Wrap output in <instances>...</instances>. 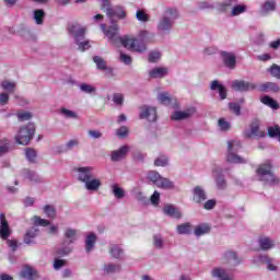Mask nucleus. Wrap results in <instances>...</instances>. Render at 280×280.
I'll use <instances>...</instances> for the list:
<instances>
[{
  "label": "nucleus",
  "instance_id": "obj_1",
  "mask_svg": "<svg viewBox=\"0 0 280 280\" xmlns=\"http://www.w3.org/2000/svg\"><path fill=\"white\" fill-rule=\"evenodd\" d=\"M101 10L105 12L107 19H109L110 26L106 27V24H101L100 27L106 38L110 40L112 43L115 42V38H117V34H119V25L115 21V19L124 20L126 19V9L120 5H115L110 3V0H97Z\"/></svg>",
  "mask_w": 280,
  "mask_h": 280
},
{
  "label": "nucleus",
  "instance_id": "obj_2",
  "mask_svg": "<svg viewBox=\"0 0 280 280\" xmlns=\"http://www.w3.org/2000/svg\"><path fill=\"white\" fill-rule=\"evenodd\" d=\"M180 13L178 9L174 7L166 8L161 16L159 18L156 30L159 34L167 35L171 34L172 30H174V25H176V21H178Z\"/></svg>",
  "mask_w": 280,
  "mask_h": 280
},
{
  "label": "nucleus",
  "instance_id": "obj_3",
  "mask_svg": "<svg viewBox=\"0 0 280 280\" xmlns=\"http://www.w3.org/2000/svg\"><path fill=\"white\" fill-rule=\"evenodd\" d=\"M93 170L92 166H80L74 168L78 180L84 184L88 191H98L102 187V180L93 176Z\"/></svg>",
  "mask_w": 280,
  "mask_h": 280
},
{
  "label": "nucleus",
  "instance_id": "obj_4",
  "mask_svg": "<svg viewBox=\"0 0 280 280\" xmlns=\"http://www.w3.org/2000/svg\"><path fill=\"white\" fill-rule=\"evenodd\" d=\"M150 34L148 31H141L139 34V38L125 36L120 39V43L122 46H125L126 49H131V51H137L138 54H143L145 49V43L150 42Z\"/></svg>",
  "mask_w": 280,
  "mask_h": 280
},
{
  "label": "nucleus",
  "instance_id": "obj_5",
  "mask_svg": "<svg viewBox=\"0 0 280 280\" xmlns=\"http://www.w3.org/2000/svg\"><path fill=\"white\" fill-rule=\"evenodd\" d=\"M237 0H223L222 2L215 3V10L220 12V14H226L229 10L230 16H240V14H244L247 10L246 4H237Z\"/></svg>",
  "mask_w": 280,
  "mask_h": 280
},
{
  "label": "nucleus",
  "instance_id": "obj_6",
  "mask_svg": "<svg viewBox=\"0 0 280 280\" xmlns=\"http://www.w3.org/2000/svg\"><path fill=\"white\" fill-rule=\"evenodd\" d=\"M256 174L259 177V180L267 183V185H279V178L275 175L272 170V162L267 161L258 166Z\"/></svg>",
  "mask_w": 280,
  "mask_h": 280
},
{
  "label": "nucleus",
  "instance_id": "obj_7",
  "mask_svg": "<svg viewBox=\"0 0 280 280\" xmlns=\"http://www.w3.org/2000/svg\"><path fill=\"white\" fill-rule=\"evenodd\" d=\"M69 33L78 45L79 51H86V49H91V42L84 40L86 27H83L80 24H74L69 27Z\"/></svg>",
  "mask_w": 280,
  "mask_h": 280
},
{
  "label": "nucleus",
  "instance_id": "obj_8",
  "mask_svg": "<svg viewBox=\"0 0 280 280\" xmlns=\"http://www.w3.org/2000/svg\"><path fill=\"white\" fill-rule=\"evenodd\" d=\"M36 132V126L28 122L26 126L20 128L18 135L15 136V141L19 145H27Z\"/></svg>",
  "mask_w": 280,
  "mask_h": 280
},
{
  "label": "nucleus",
  "instance_id": "obj_9",
  "mask_svg": "<svg viewBox=\"0 0 280 280\" xmlns=\"http://www.w3.org/2000/svg\"><path fill=\"white\" fill-rule=\"evenodd\" d=\"M240 148H242V142L240 140H232L228 142V155H226L228 163H234V164L247 163L246 159L237 155V150H240Z\"/></svg>",
  "mask_w": 280,
  "mask_h": 280
},
{
  "label": "nucleus",
  "instance_id": "obj_10",
  "mask_svg": "<svg viewBox=\"0 0 280 280\" xmlns=\"http://www.w3.org/2000/svg\"><path fill=\"white\" fill-rule=\"evenodd\" d=\"M253 261L254 264H265L267 266V270L270 272H277V270H279V260H276L268 255L255 256Z\"/></svg>",
  "mask_w": 280,
  "mask_h": 280
},
{
  "label": "nucleus",
  "instance_id": "obj_11",
  "mask_svg": "<svg viewBox=\"0 0 280 280\" xmlns=\"http://www.w3.org/2000/svg\"><path fill=\"white\" fill-rule=\"evenodd\" d=\"M249 130H245L243 132L245 139H253L254 137H258V139H264L266 137V131H261L259 129V120H253Z\"/></svg>",
  "mask_w": 280,
  "mask_h": 280
},
{
  "label": "nucleus",
  "instance_id": "obj_12",
  "mask_svg": "<svg viewBox=\"0 0 280 280\" xmlns=\"http://www.w3.org/2000/svg\"><path fill=\"white\" fill-rule=\"evenodd\" d=\"M220 56L223 65H225L228 69H235V65H237V56H235L234 52L222 50Z\"/></svg>",
  "mask_w": 280,
  "mask_h": 280
},
{
  "label": "nucleus",
  "instance_id": "obj_13",
  "mask_svg": "<svg viewBox=\"0 0 280 280\" xmlns=\"http://www.w3.org/2000/svg\"><path fill=\"white\" fill-rule=\"evenodd\" d=\"M140 119H147V121H156V108L143 105L140 107Z\"/></svg>",
  "mask_w": 280,
  "mask_h": 280
},
{
  "label": "nucleus",
  "instance_id": "obj_14",
  "mask_svg": "<svg viewBox=\"0 0 280 280\" xmlns=\"http://www.w3.org/2000/svg\"><path fill=\"white\" fill-rule=\"evenodd\" d=\"M128 152H130V147L122 145L118 150L112 151L110 159L114 163H119V161L126 159Z\"/></svg>",
  "mask_w": 280,
  "mask_h": 280
},
{
  "label": "nucleus",
  "instance_id": "obj_15",
  "mask_svg": "<svg viewBox=\"0 0 280 280\" xmlns=\"http://www.w3.org/2000/svg\"><path fill=\"white\" fill-rule=\"evenodd\" d=\"M192 200L197 205H202V202H206L207 200V190L202 188V186H196L192 189Z\"/></svg>",
  "mask_w": 280,
  "mask_h": 280
},
{
  "label": "nucleus",
  "instance_id": "obj_16",
  "mask_svg": "<svg viewBox=\"0 0 280 280\" xmlns=\"http://www.w3.org/2000/svg\"><path fill=\"white\" fill-rule=\"evenodd\" d=\"M275 10H277V1L267 0L260 5L259 14L260 16H268V14H271Z\"/></svg>",
  "mask_w": 280,
  "mask_h": 280
},
{
  "label": "nucleus",
  "instance_id": "obj_17",
  "mask_svg": "<svg viewBox=\"0 0 280 280\" xmlns=\"http://www.w3.org/2000/svg\"><path fill=\"white\" fill-rule=\"evenodd\" d=\"M38 233H40L38 228H30L24 235V244H27V246L36 244V237H38Z\"/></svg>",
  "mask_w": 280,
  "mask_h": 280
},
{
  "label": "nucleus",
  "instance_id": "obj_18",
  "mask_svg": "<svg viewBox=\"0 0 280 280\" xmlns=\"http://www.w3.org/2000/svg\"><path fill=\"white\" fill-rule=\"evenodd\" d=\"M212 279L218 280H234L233 277L229 276V271L222 267H214L210 272Z\"/></svg>",
  "mask_w": 280,
  "mask_h": 280
},
{
  "label": "nucleus",
  "instance_id": "obj_19",
  "mask_svg": "<svg viewBox=\"0 0 280 280\" xmlns=\"http://www.w3.org/2000/svg\"><path fill=\"white\" fill-rule=\"evenodd\" d=\"M232 89L233 91L244 93L246 91H253V89H255V85L246 81L235 80L232 82Z\"/></svg>",
  "mask_w": 280,
  "mask_h": 280
},
{
  "label": "nucleus",
  "instance_id": "obj_20",
  "mask_svg": "<svg viewBox=\"0 0 280 280\" xmlns=\"http://www.w3.org/2000/svg\"><path fill=\"white\" fill-rule=\"evenodd\" d=\"M0 218V237L1 240H8V237L12 235V232L10 231V224H8V220H5L4 213H1Z\"/></svg>",
  "mask_w": 280,
  "mask_h": 280
},
{
  "label": "nucleus",
  "instance_id": "obj_21",
  "mask_svg": "<svg viewBox=\"0 0 280 280\" xmlns=\"http://www.w3.org/2000/svg\"><path fill=\"white\" fill-rule=\"evenodd\" d=\"M196 113V108L186 109L184 112L177 110L172 116L171 119L174 121H183L189 119Z\"/></svg>",
  "mask_w": 280,
  "mask_h": 280
},
{
  "label": "nucleus",
  "instance_id": "obj_22",
  "mask_svg": "<svg viewBox=\"0 0 280 280\" xmlns=\"http://www.w3.org/2000/svg\"><path fill=\"white\" fill-rule=\"evenodd\" d=\"M211 91H218L220 100H226L228 97V92L226 88L222 84H220V81L214 80L210 84Z\"/></svg>",
  "mask_w": 280,
  "mask_h": 280
},
{
  "label": "nucleus",
  "instance_id": "obj_23",
  "mask_svg": "<svg viewBox=\"0 0 280 280\" xmlns=\"http://www.w3.org/2000/svg\"><path fill=\"white\" fill-rule=\"evenodd\" d=\"M163 213H165V215H168L170 218H175L176 220L183 218V213H180V210L172 205L164 206Z\"/></svg>",
  "mask_w": 280,
  "mask_h": 280
},
{
  "label": "nucleus",
  "instance_id": "obj_24",
  "mask_svg": "<svg viewBox=\"0 0 280 280\" xmlns=\"http://www.w3.org/2000/svg\"><path fill=\"white\" fill-rule=\"evenodd\" d=\"M223 261L230 266H240L241 264V260L235 252H226L223 256Z\"/></svg>",
  "mask_w": 280,
  "mask_h": 280
},
{
  "label": "nucleus",
  "instance_id": "obj_25",
  "mask_svg": "<svg viewBox=\"0 0 280 280\" xmlns=\"http://www.w3.org/2000/svg\"><path fill=\"white\" fill-rule=\"evenodd\" d=\"M258 244H259L260 250H271V248H275V241H272L268 236H260L258 238Z\"/></svg>",
  "mask_w": 280,
  "mask_h": 280
},
{
  "label": "nucleus",
  "instance_id": "obj_26",
  "mask_svg": "<svg viewBox=\"0 0 280 280\" xmlns=\"http://www.w3.org/2000/svg\"><path fill=\"white\" fill-rule=\"evenodd\" d=\"M20 277H22V279L35 280L36 277H38V273L36 272V270H34V268L26 266L20 272Z\"/></svg>",
  "mask_w": 280,
  "mask_h": 280
},
{
  "label": "nucleus",
  "instance_id": "obj_27",
  "mask_svg": "<svg viewBox=\"0 0 280 280\" xmlns=\"http://www.w3.org/2000/svg\"><path fill=\"white\" fill-rule=\"evenodd\" d=\"M97 236L93 233L89 234L85 238V253H91L95 248Z\"/></svg>",
  "mask_w": 280,
  "mask_h": 280
},
{
  "label": "nucleus",
  "instance_id": "obj_28",
  "mask_svg": "<svg viewBox=\"0 0 280 280\" xmlns=\"http://www.w3.org/2000/svg\"><path fill=\"white\" fill-rule=\"evenodd\" d=\"M103 270L106 275H115V272H121V265L109 262L104 265Z\"/></svg>",
  "mask_w": 280,
  "mask_h": 280
},
{
  "label": "nucleus",
  "instance_id": "obj_29",
  "mask_svg": "<svg viewBox=\"0 0 280 280\" xmlns=\"http://www.w3.org/2000/svg\"><path fill=\"white\" fill-rule=\"evenodd\" d=\"M63 235L66 240H68V244H75V241L78 240V230L68 228Z\"/></svg>",
  "mask_w": 280,
  "mask_h": 280
},
{
  "label": "nucleus",
  "instance_id": "obj_30",
  "mask_svg": "<svg viewBox=\"0 0 280 280\" xmlns=\"http://www.w3.org/2000/svg\"><path fill=\"white\" fill-rule=\"evenodd\" d=\"M112 194L117 200H121L126 198V190L124 188L119 187V185L114 184L110 186Z\"/></svg>",
  "mask_w": 280,
  "mask_h": 280
},
{
  "label": "nucleus",
  "instance_id": "obj_31",
  "mask_svg": "<svg viewBox=\"0 0 280 280\" xmlns=\"http://www.w3.org/2000/svg\"><path fill=\"white\" fill-rule=\"evenodd\" d=\"M109 255L114 259H122L124 258V249L118 245H112L109 247Z\"/></svg>",
  "mask_w": 280,
  "mask_h": 280
},
{
  "label": "nucleus",
  "instance_id": "obj_32",
  "mask_svg": "<svg viewBox=\"0 0 280 280\" xmlns=\"http://www.w3.org/2000/svg\"><path fill=\"white\" fill-rule=\"evenodd\" d=\"M260 102L265 104V106H269V108H272L273 110H279V103H277V101L268 95L262 96L260 98Z\"/></svg>",
  "mask_w": 280,
  "mask_h": 280
},
{
  "label": "nucleus",
  "instance_id": "obj_33",
  "mask_svg": "<svg viewBox=\"0 0 280 280\" xmlns=\"http://www.w3.org/2000/svg\"><path fill=\"white\" fill-rule=\"evenodd\" d=\"M207 233H211V226H209V224H207V223L197 225L195 228V235L197 237H200L202 235H207Z\"/></svg>",
  "mask_w": 280,
  "mask_h": 280
},
{
  "label": "nucleus",
  "instance_id": "obj_34",
  "mask_svg": "<svg viewBox=\"0 0 280 280\" xmlns=\"http://www.w3.org/2000/svg\"><path fill=\"white\" fill-rule=\"evenodd\" d=\"M25 178L31 183H43V177L33 171H25Z\"/></svg>",
  "mask_w": 280,
  "mask_h": 280
},
{
  "label": "nucleus",
  "instance_id": "obj_35",
  "mask_svg": "<svg viewBox=\"0 0 280 280\" xmlns=\"http://www.w3.org/2000/svg\"><path fill=\"white\" fill-rule=\"evenodd\" d=\"M59 115L66 119H78V114L71 109H67L66 107H61L59 109Z\"/></svg>",
  "mask_w": 280,
  "mask_h": 280
},
{
  "label": "nucleus",
  "instance_id": "obj_36",
  "mask_svg": "<svg viewBox=\"0 0 280 280\" xmlns=\"http://www.w3.org/2000/svg\"><path fill=\"white\" fill-rule=\"evenodd\" d=\"M162 177L163 176H161V174H159V172H156V171H150L147 175L148 180H151V183L153 185H155L156 187H158L159 183L161 182Z\"/></svg>",
  "mask_w": 280,
  "mask_h": 280
},
{
  "label": "nucleus",
  "instance_id": "obj_37",
  "mask_svg": "<svg viewBox=\"0 0 280 280\" xmlns=\"http://www.w3.org/2000/svg\"><path fill=\"white\" fill-rule=\"evenodd\" d=\"M158 187L160 189H174V182L170 180L168 178L161 177L160 183H158Z\"/></svg>",
  "mask_w": 280,
  "mask_h": 280
},
{
  "label": "nucleus",
  "instance_id": "obj_38",
  "mask_svg": "<svg viewBox=\"0 0 280 280\" xmlns=\"http://www.w3.org/2000/svg\"><path fill=\"white\" fill-rule=\"evenodd\" d=\"M34 21L37 25H43L45 19V11L43 9H37L33 12Z\"/></svg>",
  "mask_w": 280,
  "mask_h": 280
},
{
  "label": "nucleus",
  "instance_id": "obj_39",
  "mask_svg": "<svg viewBox=\"0 0 280 280\" xmlns=\"http://www.w3.org/2000/svg\"><path fill=\"white\" fill-rule=\"evenodd\" d=\"M158 100L161 104H164V106H170V104H172V101L174 98H172V96H170V93L163 92L158 95Z\"/></svg>",
  "mask_w": 280,
  "mask_h": 280
},
{
  "label": "nucleus",
  "instance_id": "obj_40",
  "mask_svg": "<svg viewBox=\"0 0 280 280\" xmlns=\"http://www.w3.org/2000/svg\"><path fill=\"white\" fill-rule=\"evenodd\" d=\"M153 246L159 250L164 248L165 240H163V236L161 234L153 235Z\"/></svg>",
  "mask_w": 280,
  "mask_h": 280
},
{
  "label": "nucleus",
  "instance_id": "obj_41",
  "mask_svg": "<svg viewBox=\"0 0 280 280\" xmlns=\"http://www.w3.org/2000/svg\"><path fill=\"white\" fill-rule=\"evenodd\" d=\"M1 88L3 91H7L8 93H14L16 89V83L12 81L4 80L1 82Z\"/></svg>",
  "mask_w": 280,
  "mask_h": 280
},
{
  "label": "nucleus",
  "instance_id": "obj_42",
  "mask_svg": "<svg viewBox=\"0 0 280 280\" xmlns=\"http://www.w3.org/2000/svg\"><path fill=\"white\" fill-rule=\"evenodd\" d=\"M176 230L179 235H189V233H191V224L189 223L179 224L177 225Z\"/></svg>",
  "mask_w": 280,
  "mask_h": 280
},
{
  "label": "nucleus",
  "instance_id": "obj_43",
  "mask_svg": "<svg viewBox=\"0 0 280 280\" xmlns=\"http://www.w3.org/2000/svg\"><path fill=\"white\" fill-rule=\"evenodd\" d=\"M268 137H270L271 139L278 138L280 141V126L276 125L268 127Z\"/></svg>",
  "mask_w": 280,
  "mask_h": 280
},
{
  "label": "nucleus",
  "instance_id": "obj_44",
  "mask_svg": "<svg viewBox=\"0 0 280 280\" xmlns=\"http://www.w3.org/2000/svg\"><path fill=\"white\" fill-rule=\"evenodd\" d=\"M32 222H33V224H34L35 226H49V224H51V223L49 222V220H47V219H42V218L38 217V215H34V217L32 218Z\"/></svg>",
  "mask_w": 280,
  "mask_h": 280
},
{
  "label": "nucleus",
  "instance_id": "obj_45",
  "mask_svg": "<svg viewBox=\"0 0 280 280\" xmlns=\"http://www.w3.org/2000/svg\"><path fill=\"white\" fill-rule=\"evenodd\" d=\"M8 152H10V140L4 138L0 140V156L8 154Z\"/></svg>",
  "mask_w": 280,
  "mask_h": 280
},
{
  "label": "nucleus",
  "instance_id": "obj_46",
  "mask_svg": "<svg viewBox=\"0 0 280 280\" xmlns=\"http://www.w3.org/2000/svg\"><path fill=\"white\" fill-rule=\"evenodd\" d=\"M136 19L140 23H148L150 21V14L145 13L143 10H138L136 12Z\"/></svg>",
  "mask_w": 280,
  "mask_h": 280
},
{
  "label": "nucleus",
  "instance_id": "obj_47",
  "mask_svg": "<svg viewBox=\"0 0 280 280\" xmlns=\"http://www.w3.org/2000/svg\"><path fill=\"white\" fill-rule=\"evenodd\" d=\"M261 93H268V91H279V88L272 82H267L260 85Z\"/></svg>",
  "mask_w": 280,
  "mask_h": 280
},
{
  "label": "nucleus",
  "instance_id": "obj_48",
  "mask_svg": "<svg viewBox=\"0 0 280 280\" xmlns=\"http://www.w3.org/2000/svg\"><path fill=\"white\" fill-rule=\"evenodd\" d=\"M44 213L47 218H50V220H56V208H54V206H44Z\"/></svg>",
  "mask_w": 280,
  "mask_h": 280
},
{
  "label": "nucleus",
  "instance_id": "obj_49",
  "mask_svg": "<svg viewBox=\"0 0 280 280\" xmlns=\"http://www.w3.org/2000/svg\"><path fill=\"white\" fill-rule=\"evenodd\" d=\"M218 126L223 132L231 130V122L226 121V119L224 118H220L218 120Z\"/></svg>",
  "mask_w": 280,
  "mask_h": 280
},
{
  "label": "nucleus",
  "instance_id": "obj_50",
  "mask_svg": "<svg viewBox=\"0 0 280 280\" xmlns=\"http://www.w3.org/2000/svg\"><path fill=\"white\" fill-rule=\"evenodd\" d=\"M25 156L30 163H36V151L34 149H26Z\"/></svg>",
  "mask_w": 280,
  "mask_h": 280
},
{
  "label": "nucleus",
  "instance_id": "obj_51",
  "mask_svg": "<svg viewBox=\"0 0 280 280\" xmlns=\"http://www.w3.org/2000/svg\"><path fill=\"white\" fill-rule=\"evenodd\" d=\"M80 91H82V93H88L89 95H91L95 93L96 89L91 84L82 83L80 84Z\"/></svg>",
  "mask_w": 280,
  "mask_h": 280
},
{
  "label": "nucleus",
  "instance_id": "obj_52",
  "mask_svg": "<svg viewBox=\"0 0 280 280\" xmlns=\"http://www.w3.org/2000/svg\"><path fill=\"white\" fill-rule=\"evenodd\" d=\"M229 108L236 117H240L242 115V106H240L238 103H229Z\"/></svg>",
  "mask_w": 280,
  "mask_h": 280
},
{
  "label": "nucleus",
  "instance_id": "obj_53",
  "mask_svg": "<svg viewBox=\"0 0 280 280\" xmlns=\"http://www.w3.org/2000/svg\"><path fill=\"white\" fill-rule=\"evenodd\" d=\"M168 163L167 156L165 155H160L155 161L154 165L155 167H165Z\"/></svg>",
  "mask_w": 280,
  "mask_h": 280
},
{
  "label": "nucleus",
  "instance_id": "obj_54",
  "mask_svg": "<svg viewBox=\"0 0 280 280\" xmlns=\"http://www.w3.org/2000/svg\"><path fill=\"white\" fill-rule=\"evenodd\" d=\"M167 75V71H150L149 78L153 80H161V78H165Z\"/></svg>",
  "mask_w": 280,
  "mask_h": 280
},
{
  "label": "nucleus",
  "instance_id": "obj_55",
  "mask_svg": "<svg viewBox=\"0 0 280 280\" xmlns=\"http://www.w3.org/2000/svg\"><path fill=\"white\" fill-rule=\"evenodd\" d=\"M78 145H80V142L75 139H72L66 143L63 152H70V150H73V148H78Z\"/></svg>",
  "mask_w": 280,
  "mask_h": 280
},
{
  "label": "nucleus",
  "instance_id": "obj_56",
  "mask_svg": "<svg viewBox=\"0 0 280 280\" xmlns=\"http://www.w3.org/2000/svg\"><path fill=\"white\" fill-rule=\"evenodd\" d=\"M149 62H159L161 60V51L153 50L149 54Z\"/></svg>",
  "mask_w": 280,
  "mask_h": 280
},
{
  "label": "nucleus",
  "instance_id": "obj_57",
  "mask_svg": "<svg viewBox=\"0 0 280 280\" xmlns=\"http://www.w3.org/2000/svg\"><path fill=\"white\" fill-rule=\"evenodd\" d=\"M93 60H94V62H95L97 69H100V70H102V71H104V70L106 69V61H104V59H103L102 57L95 56V57L93 58Z\"/></svg>",
  "mask_w": 280,
  "mask_h": 280
},
{
  "label": "nucleus",
  "instance_id": "obj_58",
  "mask_svg": "<svg viewBox=\"0 0 280 280\" xmlns=\"http://www.w3.org/2000/svg\"><path fill=\"white\" fill-rule=\"evenodd\" d=\"M275 58V52H265L257 56V60L260 62H268V60H272Z\"/></svg>",
  "mask_w": 280,
  "mask_h": 280
},
{
  "label": "nucleus",
  "instance_id": "obj_59",
  "mask_svg": "<svg viewBox=\"0 0 280 280\" xmlns=\"http://www.w3.org/2000/svg\"><path fill=\"white\" fill-rule=\"evenodd\" d=\"M150 200H151V205H153V207H159V205L161 202V192L155 190L153 192V195L151 196Z\"/></svg>",
  "mask_w": 280,
  "mask_h": 280
},
{
  "label": "nucleus",
  "instance_id": "obj_60",
  "mask_svg": "<svg viewBox=\"0 0 280 280\" xmlns=\"http://www.w3.org/2000/svg\"><path fill=\"white\" fill-rule=\"evenodd\" d=\"M215 185H217L218 189H225L226 188V179L222 175H219L215 178Z\"/></svg>",
  "mask_w": 280,
  "mask_h": 280
},
{
  "label": "nucleus",
  "instance_id": "obj_61",
  "mask_svg": "<svg viewBox=\"0 0 280 280\" xmlns=\"http://www.w3.org/2000/svg\"><path fill=\"white\" fill-rule=\"evenodd\" d=\"M19 121H30L32 119V113L30 112H20L18 113Z\"/></svg>",
  "mask_w": 280,
  "mask_h": 280
},
{
  "label": "nucleus",
  "instance_id": "obj_62",
  "mask_svg": "<svg viewBox=\"0 0 280 280\" xmlns=\"http://www.w3.org/2000/svg\"><path fill=\"white\" fill-rule=\"evenodd\" d=\"M65 266H67V260L60 258L55 259L52 264L55 270H60L61 268H65Z\"/></svg>",
  "mask_w": 280,
  "mask_h": 280
},
{
  "label": "nucleus",
  "instance_id": "obj_63",
  "mask_svg": "<svg viewBox=\"0 0 280 280\" xmlns=\"http://www.w3.org/2000/svg\"><path fill=\"white\" fill-rule=\"evenodd\" d=\"M113 102L114 104H116L117 106H124V94L121 93H115L113 95Z\"/></svg>",
  "mask_w": 280,
  "mask_h": 280
},
{
  "label": "nucleus",
  "instance_id": "obj_64",
  "mask_svg": "<svg viewBox=\"0 0 280 280\" xmlns=\"http://www.w3.org/2000/svg\"><path fill=\"white\" fill-rule=\"evenodd\" d=\"M128 132H129L128 127L122 126L119 129H117L116 135L120 139H124V137H128Z\"/></svg>",
  "mask_w": 280,
  "mask_h": 280
}]
</instances>
